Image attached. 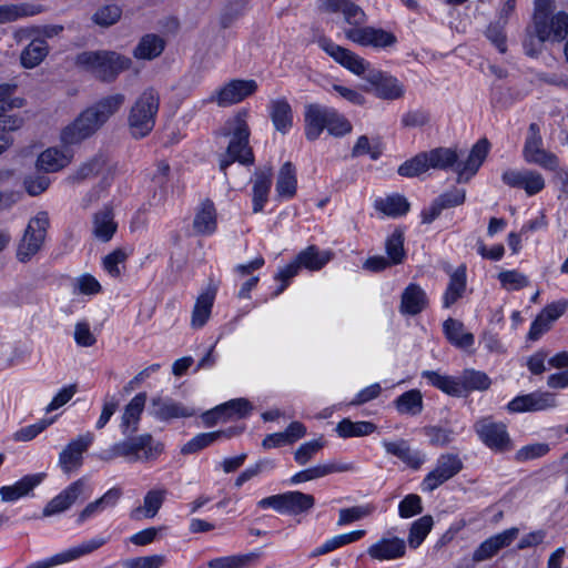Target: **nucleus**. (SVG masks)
Listing matches in <instances>:
<instances>
[{
    "label": "nucleus",
    "mask_w": 568,
    "mask_h": 568,
    "mask_svg": "<svg viewBox=\"0 0 568 568\" xmlns=\"http://www.w3.org/2000/svg\"><path fill=\"white\" fill-rule=\"evenodd\" d=\"M315 499L302 491L284 493V514L300 515L313 508Z\"/></svg>",
    "instance_id": "46"
},
{
    "label": "nucleus",
    "mask_w": 568,
    "mask_h": 568,
    "mask_svg": "<svg viewBox=\"0 0 568 568\" xmlns=\"http://www.w3.org/2000/svg\"><path fill=\"white\" fill-rule=\"evenodd\" d=\"M150 414L156 419L168 422L173 418L191 417L195 410L170 398L154 397L151 400Z\"/></svg>",
    "instance_id": "25"
},
{
    "label": "nucleus",
    "mask_w": 568,
    "mask_h": 568,
    "mask_svg": "<svg viewBox=\"0 0 568 568\" xmlns=\"http://www.w3.org/2000/svg\"><path fill=\"white\" fill-rule=\"evenodd\" d=\"M446 338L454 346L467 349L474 345L475 337L471 333L465 332L464 324L455 318H448L443 325Z\"/></svg>",
    "instance_id": "38"
},
{
    "label": "nucleus",
    "mask_w": 568,
    "mask_h": 568,
    "mask_svg": "<svg viewBox=\"0 0 568 568\" xmlns=\"http://www.w3.org/2000/svg\"><path fill=\"white\" fill-rule=\"evenodd\" d=\"M166 562L164 555L135 557L123 562L124 568H162Z\"/></svg>",
    "instance_id": "64"
},
{
    "label": "nucleus",
    "mask_w": 568,
    "mask_h": 568,
    "mask_svg": "<svg viewBox=\"0 0 568 568\" xmlns=\"http://www.w3.org/2000/svg\"><path fill=\"white\" fill-rule=\"evenodd\" d=\"M385 248L387 257L393 264L398 265L404 262L406 253L404 250V232L400 229H396L386 240Z\"/></svg>",
    "instance_id": "58"
},
{
    "label": "nucleus",
    "mask_w": 568,
    "mask_h": 568,
    "mask_svg": "<svg viewBox=\"0 0 568 568\" xmlns=\"http://www.w3.org/2000/svg\"><path fill=\"white\" fill-rule=\"evenodd\" d=\"M122 14V10L116 4H105L99 8L92 16V20L100 27H110L116 23Z\"/></svg>",
    "instance_id": "60"
},
{
    "label": "nucleus",
    "mask_w": 568,
    "mask_h": 568,
    "mask_svg": "<svg viewBox=\"0 0 568 568\" xmlns=\"http://www.w3.org/2000/svg\"><path fill=\"white\" fill-rule=\"evenodd\" d=\"M365 80L375 89V95L383 100L400 99L405 93L404 85L395 78L372 69L365 75Z\"/></svg>",
    "instance_id": "21"
},
{
    "label": "nucleus",
    "mask_w": 568,
    "mask_h": 568,
    "mask_svg": "<svg viewBox=\"0 0 568 568\" xmlns=\"http://www.w3.org/2000/svg\"><path fill=\"white\" fill-rule=\"evenodd\" d=\"M270 115L277 131L286 133L288 129L292 126V108L285 99H277L271 101Z\"/></svg>",
    "instance_id": "43"
},
{
    "label": "nucleus",
    "mask_w": 568,
    "mask_h": 568,
    "mask_svg": "<svg viewBox=\"0 0 568 568\" xmlns=\"http://www.w3.org/2000/svg\"><path fill=\"white\" fill-rule=\"evenodd\" d=\"M69 163L70 158L65 153L55 148H50L39 155L37 166L45 172H55Z\"/></svg>",
    "instance_id": "51"
},
{
    "label": "nucleus",
    "mask_w": 568,
    "mask_h": 568,
    "mask_svg": "<svg viewBox=\"0 0 568 568\" xmlns=\"http://www.w3.org/2000/svg\"><path fill=\"white\" fill-rule=\"evenodd\" d=\"M352 469L349 465H335V464H324L317 465L302 471L296 473L291 478L292 484H300L304 481L314 480L324 476H327L333 473H342Z\"/></svg>",
    "instance_id": "45"
},
{
    "label": "nucleus",
    "mask_w": 568,
    "mask_h": 568,
    "mask_svg": "<svg viewBox=\"0 0 568 568\" xmlns=\"http://www.w3.org/2000/svg\"><path fill=\"white\" fill-rule=\"evenodd\" d=\"M395 406L400 414L418 415L423 410L422 393L418 389L405 392L395 400Z\"/></svg>",
    "instance_id": "53"
},
{
    "label": "nucleus",
    "mask_w": 568,
    "mask_h": 568,
    "mask_svg": "<svg viewBox=\"0 0 568 568\" xmlns=\"http://www.w3.org/2000/svg\"><path fill=\"white\" fill-rule=\"evenodd\" d=\"M102 126L93 112L87 108L61 131V141L68 145L80 143L95 134Z\"/></svg>",
    "instance_id": "13"
},
{
    "label": "nucleus",
    "mask_w": 568,
    "mask_h": 568,
    "mask_svg": "<svg viewBox=\"0 0 568 568\" xmlns=\"http://www.w3.org/2000/svg\"><path fill=\"white\" fill-rule=\"evenodd\" d=\"M318 44L336 63L358 77L365 79V75L372 70L368 61L327 38L320 39Z\"/></svg>",
    "instance_id": "10"
},
{
    "label": "nucleus",
    "mask_w": 568,
    "mask_h": 568,
    "mask_svg": "<svg viewBox=\"0 0 568 568\" xmlns=\"http://www.w3.org/2000/svg\"><path fill=\"white\" fill-rule=\"evenodd\" d=\"M367 554L372 559L396 560L406 555V542L399 537L382 538L368 547Z\"/></svg>",
    "instance_id": "24"
},
{
    "label": "nucleus",
    "mask_w": 568,
    "mask_h": 568,
    "mask_svg": "<svg viewBox=\"0 0 568 568\" xmlns=\"http://www.w3.org/2000/svg\"><path fill=\"white\" fill-rule=\"evenodd\" d=\"M375 209L388 216H399L408 212L409 203L405 196L393 194L385 199L376 200Z\"/></svg>",
    "instance_id": "52"
},
{
    "label": "nucleus",
    "mask_w": 568,
    "mask_h": 568,
    "mask_svg": "<svg viewBox=\"0 0 568 568\" xmlns=\"http://www.w3.org/2000/svg\"><path fill=\"white\" fill-rule=\"evenodd\" d=\"M114 214L111 209L104 207L94 214L93 217V235L102 241L108 242L112 239L116 231Z\"/></svg>",
    "instance_id": "41"
},
{
    "label": "nucleus",
    "mask_w": 568,
    "mask_h": 568,
    "mask_svg": "<svg viewBox=\"0 0 568 568\" xmlns=\"http://www.w3.org/2000/svg\"><path fill=\"white\" fill-rule=\"evenodd\" d=\"M318 9L326 13L342 14L347 28H358L367 21L365 11L352 0H318Z\"/></svg>",
    "instance_id": "17"
},
{
    "label": "nucleus",
    "mask_w": 568,
    "mask_h": 568,
    "mask_svg": "<svg viewBox=\"0 0 568 568\" xmlns=\"http://www.w3.org/2000/svg\"><path fill=\"white\" fill-rule=\"evenodd\" d=\"M162 452L163 444L155 442L150 434L131 437L115 444V454L129 463L154 460Z\"/></svg>",
    "instance_id": "6"
},
{
    "label": "nucleus",
    "mask_w": 568,
    "mask_h": 568,
    "mask_svg": "<svg viewBox=\"0 0 568 568\" xmlns=\"http://www.w3.org/2000/svg\"><path fill=\"white\" fill-rule=\"evenodd\" d=\"M297 179L295 166L285 162L278 171L276 180V193L280 197L291 199L296 194Z\"/></svg>",
    "instance_id": "42"
},
{
    "label": "nucleus",
    "mask_w": 568,
    "mask_h": 568,
    "mask_svg": "<svg viewBox=\"0 0 568 568\" xmlns=\"http://www.w3.org/2000/svg\"><path fill=\"white\" fill-rule=\"evenodd\" d=\"M375 429V424L371 422H352L348 418H344L336 426L338 436L344 438L366 436L374 433Z\"/></svg>",
    "instance_id": "54"
},
{
    "label": "nucleus",
    "mask_w": 568,
    "mask_h": 568,
    "mask_svg": "<svg viewBox=\"0 0 568 568\" xmlns=\"http://www.w3.org/2000/svg\"><path fill=\"white\" fill-rule=\"evenodd\" d=\"M474 428L479 439L490 449L496 452L511 449V440L504 423L484 417L475 423Z\"/></svg>",
    "instance_id": "12"
},
{
    "label": "nucleus",
    "mask_w": 568,
    "mask_h": 568,
    "mask_svg": "<svg viewBox=\"0 0 568 568\" xmlns=\"http://www.w3.org/2000/svg\"><path fill=\"white\" fill-rule=\"evenodd\" d=\"M165 48V41L158 34L149 33L141 38L133 50L134 58L139 60H152L158 58Z\"/></svg>",
    "instance_id": "40"
},
{
    "label": "nucleus",
    "mask_w": 568,
    "mask_h": 568,
    "mask_svg": "<svg viewBox=\"0 0 568 568\" xmlns=\"http://www.w3.org/2000/svg\"><path fill=\"white\" fill-rule=\"evenodd\" d=\"M122 496V490L119 487H113L103 494L100 498L89 503L79 514L77 518L78 524H83L88 519L94 517L103 511L106 507L116 505Z\"/></svg>",
    "instance_id": "31"
},
{
    "label": "nucleus",
    "mask_w": 568,
    "mask_h": 568,
    "mask_svg": "<svg viewBox=\"0 0 568 568\" xmlns=\"http://www.w3.org/2000/svg\"><path fill=\"white\" fill-rule=\"evenodd\" d=\"M465 291L466 266L460 265L450 274L449 283L443 297L444 307H450L454 303L463 297Z\"/></svg>",
    "instance_id": "39"
},
{
    "label": "nucleus",
    "mask_w": 568,
    "mask_h": 568,
    "mask_svg": "<svg viewBox=\"0 0 568 568\" xmlns=\"http://www.w3.org/2000/svg\"><path fill=\"white\" fill-rule=\"evenodd\" d=\"M193 227L199 234H212L216 230V213L211 201L202 203L201 210L196 213Z\"/></svg>",
    "instance_id": "48"
},
{
    "label": "nucleus",
    "mask_w": 568,
    "mask_h": 568,
    "mask_svg": "<svg viewBox=\"0 0 568 568\" xmlns=\"http://www.w3.org/2000/svg\"><path fill=\"white\" fill-rule=\"evenodd\" d=\"M49 52L50 47L44 38L32 39V42L21 51L20 63L26 69H33L42 63Z\"/></svg>",
    "instance_id": "34"
},
{
    "label": "nucleus",
    "mask_w": 568,
    "mask_h": 568,
    "mask_svg": "<svg viewBox=\"0 0 568 568\" xmlns=\"http://www.w3.org/2000/svg\"><path fill=\"white\" fill-rule=\"evenodd\" d=\"M42 479L41 475L26 476L12 486H3L0 488V496L3 501H14L26 496Z\"/></svg>",
    "instance_id": "44"
},
{
    "label": "nucleus",
    "mask_w": 568,
    "mask_h": 568,
    "mask_svg": "<svg viewBox=\"0 0 568 568\" xmlns=\"http://www.w3.org/2000/svg\"><path fill=\"white\" fill-rule=\"evenodd\" d=\"M26 118L21 113H7L3 106L0 111V155L7 152L14 143L11 135L23 128Z\"/></svg>",
    "instance_id": "28"
},
{
    "label": "nucleus",
    "mask_w": 568,
    "mask_h": 568,
    "mask_svg": "<svg viewBox=\"0 0 568 568\" xmlns=\"http://www.w3.org/2000/svg\"><path fill=\"white\" fill-rule=\"evenodd\" d=\"M296 258L301 267L318 271L329 262L332 253L328 251L320 252L315 245H311L300 252Z\"/></svg>",
    "instance_id": "47"
},
{
    "label": "nucleus",
    "mask_w": 568,
    "mask_h": 568,
    "mask_svg": "<svg viewBox=\"0 0 568 568\" xmlns=\"http://www.w3.org/2000/svg\"><path fill=\"white\" fill-rule=\"evenodd\" d=\"M488 150L489 142L487 139H481L473 145L466 160H460L462 153L452 148H435L426 154L429 169L453 170L457 173V181L460 183L467 182L477 173L488 154Z\"/></svg>",
    "instance_id": "1"
},
{
    "label": "nucleus",
    "mask_w": 568,
    "mask_h": 568,
    "mask_svg": "<svg viewBox=\"0 0 568 568\" xmlns=\"http://www.w3.org/2000/svg\"><path fill=\"white\" fill-rule=\"evenodd\" d=\"M518 528L506 529L485 541L474 551V561H485L494 557L500 549L509 546L518 536Z\"/></svg>",
    "instance_id": "23"
},
{
    "label": "nucleus",
    "mask_w": 568,
    "mask_h": 568,
    "mask_svg": "<svg viewBox=\"0 0 568 568\" xmlns=\"http://www.w3.org/2000/svg\"><path fill=\"white\" fill-rule=\"evenodd\" d=\"M40 9L29 3L0 4V24L10 23L22 18L33 17Z\"/></svg>",
    "instance_id": "50"
},
{
    "label": "nucleus",
    "mask_w": 568,
    "mask_h": 568,
    "mask_svg": "<svg viewBox=\"0 0 568 568\" xmlns=\"http://www.w3.org/2000/svg\"><path fill=\"white\" fill-rule=\"evenodd\" d=\"M160 108V94L153 88L145 89L132 104L128 115V126L132 138L143 139L155 125Z\"/></svg>",
    "instance_id": "4"
},
{
    "label": "nucleus",
    "mask_w": 568,
    "mask_h": 568,
    "mask_svg": "<svg viewBox=\"0 0 568 568\" xmlns=\"http://www.w3.org/2000/svg\"><path fill=\"white\" fill-rule=\"evenodd\" d=\"M256 90L257 83L255 80L235 79L214 91L207 99L202 100L201 103L202 105L216 103L221 108H227L240 103L254 94Z\"/></svg>",
    "instance_id": "8"
},
{
    "label": "nucleus",
    "mask_w": 568,
    "mask_h": 568,
    "mask_svg": "<svg viewBox=\"0 0 568 568\" xmlns=\"http://www.w3.org/2000/svg\"><path fill=\"white\" fill-rule=\"evenodd\" d=\"M329 108L320 104H307L305 106V135L310 141L318 139L324 129H327Z\"/></svg>",
    "instance_id": "26"
},
{
    "label": "nucleus",
    "mask_w": 568,
    "mask_h": 568,
    "mask_svg": "<svg viewBox=\"0 0 568 568\" xmlns=\"http://www.w3.org/2000/svg\"><path fill=\"white\" fill-rule=\"evenodd\" d=\"M104 169L111 171L108 166V159L103 154H97L88 162L83 163L78 171L74 173L72 179L74 181H83L103 172Z\"/></svg>",
    "instance_id": "56"
},
{
    "label": "nucleus",
    "mask_w": 568,
    "mask_h": 568,
    "mask_svg": "<svg viewBox=\"0 0 568 568\" xmlns=\"http://www.w3.org/2000/svg\"><path fill=\"white\" fill-rule=\"evenodd\" d=\"M258 558V554L248 552L244 555H234L214 558L207 562L209 568H246Z\"/></svg>",
    "instance_id": "55"
},
{
    "label": "nucleus",
    "mask_w": 568,
    "mask_h": 568,
    "mask_svg": "<svg viewBox=\"0 0 568 568\" xmlns=\"http://www.w3.org/2000/svg\"><path fill=\"white\" fill-rule=\"evenodd\" d=\"M145 402L146 394L139 393L125 406L120 425L124 435L129 436L138 430L140 416L144 409Z\"/></svg>",
    "instance_id": "30"
},
{
    "label": "nucleus",
    "mask_w": 568,
    "mask_h": 568,
    "mask_svg": "<svg viewBox=\"0 0 568 568\" xmlns=\"http://www.w3.org/2000/svg\"><path fill=\"white\" fill-rule=\"evenodd\" d=\"M17 90V84L13 83H1L0 84V111L2 108H6V112L13 109H20L26 105V99L23 98H12V94Z\"/></svg>",
    "instance_id": "61"
},
{
    "label": "nucleus",
    "mask_w": 568,
    "mask_h": 568,
    "mask_svg": "<svg viewBox=\"0 0 568 568\" xmlns=\"http://www.w3.org/2000/svg\"><path fill=\"white\" fill-rule=\"evenodd\" d=\"M364 154H369L372 160H377L382 154L379 140L376 139L372 144L367 135H361L352 149V156L356 158Z\"/></svg>",
    "instance_id": "62"
},
{
    "label": "nucleus",
    "mask_w": 568,
    "mask_h": 568,
    "mask_svg": "<svg viewBox=\"0 0 568 568\" xmlns=\"http://www.w3.org/2000/svg\"><path fill=\"white\" fill-rule=\"evenodd\" d=\"M272 169L256 171L253 181V212L258 213L264 209L272 186Z\"/></svg>",
    "instance_id": "32"
},
{
    "label": "nucleus",
    "mask_w": 568,
    "mask_h": 568,
    "mask_svg": "<svg viewBox=\"0 0 568 568\" xmlns=\"http://www.w3.org/2000/svg\"><path fill=\"white\" fill-rule=\"evenodd\" d=\"M427 306V296L417 284H409L402 294L400 312L417 315Z\"/></svg>",
    "instance_id": "33"
},
{
    "label": "nucleus",
    "mask_w": 568,
    "mask_h": 568,
    "mask_svg": "<svg viewBox=\"0 0 568 568\" xmlns=\"http://www.w3.org/2000/svg\"><path fill=\"white\" fill-rule=\"evenodd\" d=\"M344 36L358 45L377 49L393 47L397 41L392 32L365 24L358 28H345Z\"/></svg>",
    "instance_id": "14"
},
{
    "label": "nucleus",
    "mask_w": 568,
    "mask_h": 568,
    "mask_svg": "<svg viewBox=\"0 0 568 568\" xmlns=\"http://www.w3.org/2000/svg\"><path fill=\"white\" fill-rule=\"evenodd\" d=\"M501 180L510 187L525 190L529 196L539 193L545 187L542 175L534 170H507L503 173Z\"/></svg>",
    "instance_id": "20"
},
{
    "label": "nucleus",
    "mask_w": 568,
    "mask_h": 568,
    "mask_svg": "<svg viewBox=\"0 0 568 568\" xmlns=\"http://www.w3.org/2000/svg\"><path fill=\"white\" fill-rule=\"evenodd\" d=\"M87 488L88 484L84 478L73 481L45 505L42 515L44 517H50L68 510L81 496L84 495Z\"/></svg>",
    "instance_id": "18"
},
{
    "label": "nucleus",
    "mask_w": 568,
    "mask_h": 568,
    "mask_svg": "<svg viewBox=\"0 0 568 568\" xmlns=\"http://www.w3.org/2000/svg\"><path fill=\"white\" fill-rule=\"evenodd\" d=\"M458 377L460 397L466 396L474 390H487L491 385V379L486 373L473 368L464 369Z\"/></svg>",
    "instance_id": "37"
},
{
    "label": "nucleus",
    "mask_w": 568,
    "mask_h": 568,
    "mask_svg": "<svg viewBox=\"0 0 568 568\" xmlns=\"http://www.w3.org/2000/svg\"><path fill=\"white\" fill-rule=\"evenodd\" d=\"M530 28L539 43L561 42L568 36V14L565 11H554L544 18L532 20Z\"/></svg>",
    "instance_id": "9"
},
{
    "label": "nucleus",
    "mask_w": 568,
    "mask_h": 568,
    "mask_svg": "<svg viewBox=\"0 0 568 568\" xmlns=\"http://www.w3.org/2000/svg\"><path fill=\"white\" fill-rule=\"evenodd\" d=\"M49 224L50 221L47 212H39L29 221L17 247L16 256L19 262L27 263L40 252Z\"/></svg>",
    "instance_id": "5"
},
{
    "label": "nucleus",
    "mask_w": 568,
    "mask_h": 568,
    "mask_svg": "<svg viewBox=\"0 0 568 568\" xmlns=\"http://www.w3.org/2000/svg\"><path fill=\"white\" fill-rule=\"evenodd\" d=\"M327 130L334 136H343L352 131V124L345 116L329 108Z\"/></svg>",
    "instance_id": "63"
},
{
    "label": "nucleus",
    "mask_w": 568,
    "mask_h": 568,
    "mask_svg": "<svg viewBox=\"0 0 568 568\" xmlns=\"http://www.w3.org/2000/svg\"><path fill=\"white\" fill-rule=\"evenodd\" d=\"M106 540L104 538H92L90 540L82 541L81 544L63 550L48 559L39 562L31 564L26 568H52L80 559L81 557L88 556L93 551L101 548Z\"/></svg>",
    "instance_id": "15"
},
{
    "label": "nucleus",
    "mask_w": 568,
    "mask_h": 568,
    "mask_svg": "<svg viewBox=\"0 0 568 568\" xmlns=\"http://www.w3.org/2000/svg\"><path fill=\"white\" fill-rule=\"evenodd\" d=\"M383 446L387 454L397 457L413 469H419L425 462L424 455L413 449L405 439L394 442L384 440Z\"/></svg>",
    "instance_id": "27"
},
{
    "label": "nucleus",
    "mask_w": 568,
    "mask_h": 568,
    "mask_svg": "<svg viewBox=\"0 0 568 568\" xmlns=\"http://www.w3.org/2000/svg\"><path fill=\"white\" fill-rule=\"evenodd\" d=\"M429 169L426 152H420L410 160L404 162L397 170L400 176L414 178L426 172Z\"/></svg>",
    "instance_id": "59"
},
{
    "label": "nucleus",
    "mask_w": 568,
    "mask_h": 568,
    "mask_svg": "<svg viewBox=\"0 0 568 568\" xmlns=\"http://www.w3.org/2000/svg\"><path fill=\"white\" fill-rule=\"evenodd\" d=\"M556 397L549 392H535L514 398L508 404L510 412H537L556 407Z\"/></svg>",
    "instance_id": "22"
},
{
    "label": "nucleus",
    "mask_w": 568,
    "mask_h": 568,
    "mask_svg": "<svg viewBox=\"0 0 568 568\" xmlns=\"http://www.w3.org/2000/svg\"><path fill=\"white\" fill-rule=\"evenodd\" d=\"M87 488L88 484L84 478L73 481L45 505L42 515L44 517H50L68 510L81 496L84 495Z\"/></svg>",
    "instance_id": "19"
},
{
    "label": "nucleus",
    "mask_w": 568,
    "mask_h": 568,
    "mask_svg": "<svg viewBox=\"0 0 568 568\" xmlns=\"http://www.w3.org/2000/svg\"><path fill=\"white\" fill-rule=\"evenodd\" d=\"M75 64L102 82L111 83L132 65V60L115 51H84L77 55Z\"/></svg>",
    "instance_id": "3"
},
{
    "label": "nucleus",
    "mask_w": 568,
    "mask_h": 568,
    "mask_svg": "<svg viewBox=\"0 0 568 568\" xmlns=\"http://www.w3.org/2000/svg\"><path fill=\"white\" fill-rule=\"evenodd\" d=\"M247 114L246 110H241L221 128V134L230 138L226 152L220 160V169L223 172L235 161L244 165L254 163V154L248 145L250 128L246 121Z\"/></svg>",
    "instance_id": "2"
},
{
    "label": "nucleus",
    "mask_w": 568,
    "mask_h": 568,
    "mask_svg": "<svg viewBox=\"0 0 568 568\" xmlns=\"http://www.w3.org/2000/svg\"><path fill=\"white\" fill-rule=\"evenodd\" d=\"M165 489H152L146 493L143 505L131 510L130 517L133 520L141 518H153L159 513L165 498Z\"/></svg>",
    "instance_id": "35"
},
{
    "label": "nucleus",
    "mask_w": 568,
    "mask_h": 568,
    "mask_svg": "<svg viewBox=\"0 0 568 568\" xmlns=\"http://www.w3.org/2000/svg\"><path fill=\"white\" fill-rule=\"evenodd\" d=\"M434 525L433 517L426 515L414 521L410 526L408 534V545L410 548L416 549L422 545L427 537Z\"/></svg>",
    "instance_id": "57"
},
{
    "label": "nucleus",
    "mask_w": 568,
    "mask_h": 568,
    "mask_svg": "<svg viewBox=\"0 0 568 568\" xmlns=\"http://www.w3.org/2000/svg\"><path fill=\"white\" fill-rule=\"evenodd\" d=\"M94 435L87 432L71 440L59 454V466L65 474L79 469L83 464V454L92 445Z\"/></svg>",
    "instance_id": "16"
},
{
    "label": "nucleus",
    "mask_w": 568,
    "mask_h": 568,
    "mask_svg": "<svg viewBox=\"0 0 568 568\" xmlns=\"http://www.w3.org/2000/svg\"><path fill=\"white\" fill-rule=\"evenodd\" d=\"M523 158L527 163L536 164L548 171H556L559 165L558 156L544 149L542 136L537 123H531L528 129Z\"/></svg>",
    "instance_id": "7"
},
{
    "label": "nucleus",
    "mask_w": 568,
    "mask_h": 568,
    "mask_svg": "<svg viewBox=\"0 0 568 568\" xmlns=\"http://www.w3.org/2000/svg\"><path fill=\"white\" fill-rule=\"evenodd\" d=\"M463 469V463L457 455L443 454L438 457L436 465L422 481V490L432 493L439 486L456 476Z\"/></svg>",
    "instance_id": "11"
},
{
    "label": "nucleus",
    "mask_w": 568,
    "mask_h": 568,
    "mask_svg": "<svg viewBox=\"0 0 568 568\" xmlns=\"http://www.w3.org/2000/svg\"><path fill=\"white\" fill-rule=\"evenodd\" d=\"M216 286L209 285V287L199 295L192 311L191 326L193 328L203 327L209 321L216 296Z\"/></svg>",
    "instance_id": "29"
},
{
    "label": "nucleus",
    "mask_w": 568,
    "mask_h": 568,
    "mask_svg": "<svg viewBox=\"0 0 568 568\" xmlns=\"http://www.w3.org/2000/svg\"><path fill=\"white\" fill-rule=\"evenodd\" d=\"M422 376L426 378L434 387L440 389L447 395L460 397L459 377L442 375L434 371H424Z\"/></svg>",
    "instance_id": "49"
},
{
    "label": "nucleus",
    "mask_w": 568,
    "mask_h": 568,
    "mask_svg": "<svg viewBox=\"0 0 568 568\" xmlns=\"http://www.w3.org/2000/svg\"><path fill=\"white\" fill-rule=\"evenodd\" d=\"M124 102V94L114 93L98 100L95 103L89 106V109L93 112L99 122L104 125L108 120L122 108Z\"/></svg>",
    "instance_id": "36"
}]
</instances>
